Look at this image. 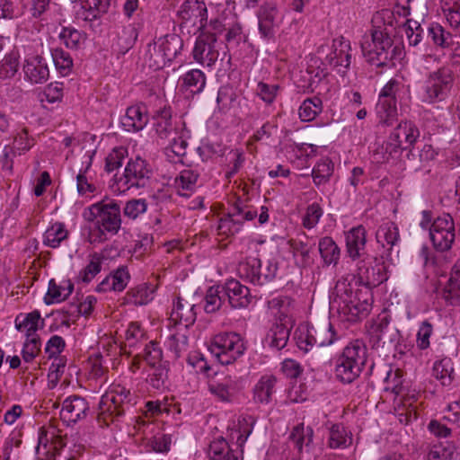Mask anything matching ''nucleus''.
Returning a JSON list of instances; mask_svg holds the SVG:
<instances>
[{
  "label": "nucleus",
  "mask_w": 460,
  "mask_h": 460,
  "mask_svg": "<svg viewBox=\"0 0 460 460\" xmlns=\"http://www.w3.org/2000/svg\"><path fill=\"white\" fill-rule=\"evenodd\" d=\"M83 217L93 224L88 234L91 243H104L116 235L121 228V208L113 199H105L92 204L84 211Z\"/></svg>",
  "instance_id": "1"
},
{
  "label": "nucleus",
  "mask_w": 460,
  "mask_h": 460,
  "mask_svg": "<svg viewBox=\"0 0 460 460\" xmlns=\"http://www.w3.org/2000/svg\"><path fill=\"white\" fill-rule=\"evenodd\" d=\"M368 290L355 288L347 279L339 280L331 299V310L336 311L342 322L355 323L367 315L371 303Z\"/></svg>",
  "instance_id": "2"
},
{
  "label": "nucleus",
  "mask_w": 460,
  "mask_h": 460,
  "mask_svg": "<svg viewBox=\"0 0 460 460\" xmlns=\"http://www.w3.org/2000/svg\"><path fill=\"white\" fill-rule=\"evenodd\" d=\"M360 45L366 61L377 67L394 66V61L402 57V46L394 44L386 29L380 26L373 25Z\"/></svg>",
  "instance_id": "3"
},
{
  "label": "nucleus",
  "mask_w": 460,
  "mask_h": 460,
  "mask_svg": "<svg viewBox=\"0 0 460 460\" xmlns=\"http://www.w3.org/2000/svg\"><path fill=\"white\" fill-rule=\"evenodd\" d=\"M367 362V348L357 340L348 344L335 361L334 374L337 380L351 384L360 375Z\"/></svg>",
  "instance_id": "4"
},
{
  "label": "nucleus",
  "mask_w": 460,
  "mask_h": 460,
  "mask_svg": "<svg viewBox=\"0 0 460 460\" xmlns=\"http://www.w3.org/2000/svg\"><path fill=\"white\" fill-rule=\"evenodd\" d=\"M135 395L120 385H112L110 391L102 397L100 402V415L106 422V418L111 420H119L135 405Z\"/></svg>",
  "instance_id": "5"
},
{
  "label": "nucleus",
  "mask_w": 460,
  "mask_h": 460,
  "mask_svg": "<svg viewBox=\"0 0 460 460\" xmlns=\"http://www.w3.org/2000/svg\"><path fill=\"white\" fill-rule=\"evenodd\" d=\"M453 73L448 67L442 66L428 74L420 93L422 102L435 104L447 99L452 85Z\"/></svg>",
  "instance_id": "6"
},
{
  "label": "nucleus",
  "mask_w": 460,
  "mask_h": 460,
  "mask_svg": "<svg viewBox=\"0 0 460 460\" xmlns=\"http://www.w3.org/2000/svg\"><path fill=\"white\" fill-rule=\"evenodd\" d=\"M208 349L221 365H230L243 355L246 345L239 333L220 332L213 337Z\"/></svg>",
  "instance_id": "7"
},
{
  "label": "nucleus",
  "mask_w": 460,
  "mask_h": 460,
  "mask_svg": "<svg viewBox=\"0 0 460 460\" xmlns=\"http://www.w3.org/2000/svg\"><path fill=\"white\" fill-rule=\"evenodd\" d=\"M278 270L279 264L275 260L261 261L256 257H247L237 268L239 277L254 286H264L271 282Z\"/></svg>",
  "instance_id": "8"
},
{
  "label": "nucleus",
  "mask_w": 460,
  "mask_h": 460,
  "mask_svg": "<svg viewBox=\"0 0 460 460\" xmlns=\"http://www.w3.org/2000/svg\"><path fill=\"white\" fill-rule=\"evenodd\" d=\"M153 176L150 164L139 156L130 159L124 170L123 175L115 177V191L124 192L131 188L146 187Z\"/></svg>",
  "instance_id": "9"
},
{
  "label": "nucleus",
  "mask_w": 460,
  "mask_h": 460,
  "mask_svg": "<svg viewBox=\"0 0 460 460\" xmlns=\"http://www.w3.org/2000/svg\"><path fill=\"white\" fill-rule=\"evenodd\" d=\"M429 238L438 252H443L452 248L456 239V227L451 215L444 213L433 220L429 227Z\"/></svg>",
  "instance_id": "10"
},
{
  "label": "nucleus",
  "mask_w": 460,
  "mask_h": 460,
  "mask_svg": "<svg viewBox=\"0 0 460 460\" xmlns=\"http://www.w3.org/2000/svg\"><path fill=\"white\" fill-rule=\"evenodd\" d=\"M258 29L262 39L270 40L275 38L276 30L281 22L276 3L264 2L256 13Z\"/></svg>",
  "instance_id": "11"
},
{
  "label": "nucleus",
  "mask_w": 460,
  "mask_h": 460,
  "mask_svg": "<svg viewBox=\"0 0 460 460\" xmlns=\"http://www.w3.org/2000/svg\"><path fill=\"white\" fill-rule=\"evenodd\" d=\"M215 33H201L196 40L193 49L194 59L207 66H212L217 60L219 52Z\"/></svg>",
  "instance_id": "12"
},
{
  "label": "nucleus",
  "mask_w": 460,
  "mask_h": 460,
  "mask_svg": "<svg viewBox=\"0 0 460 460\" xmlns=\"http://www.w3.org/2000/svg\"><path fill=\"white\" fill-rule=\"evenodd\" d=\"M358 260L356 276L360 285L367 288L376 287L385 279L384 267L373 266L376 257L367 255Z\"/></svg>",
  "instance_id": "13"
},
{
  "label": "nucleus",
  "mask_w": 460,
  "mask_h": 460,
  "mask_svg": "<svg viewBox=\"0 0 460 460\" xmlns=\"http://www.w3.org/2000/svg\"><path fill=\"white\" fill-rule=\"evenodd\" d=\"M419 137L420 130L413 122L402 120L394 128L388 140L399 152L411 149Z\"/></svg>",
  "instance_id": "14"
},
{
  "label": "nucleus",
  "mask_w": 460,
  "mask_h": 460,
  "mask_svg": "<svg viewBox=\"0 0 460 460\" xmlns=\"http://www.w3.org/2000/svg\"><path fill=\"white\" fill-rule=\"evenodd\" d=\"M351 48L349 40L343 37L332 40V51L326 57V62L338 73L345 74L350 66Z\"/></svg>",
  "instance_id": "15"
},
{
  "label": "nucleus",
  "mask_w": 460,
  "mask_h": 460,
  "mask_svg": "<svg viewBox=\"0 0 460 460\" xmlns=\"http://www.w3.org/2000/svg\"><path fill=\"white\" fill-rule=\"evenodd\" d=\"M373 338H376L377 343L396 345L399 343L401 333L399 330L391 324V317L388 314H382L371 326L370 330Z\"/></svg>",
  "instance_id": "16"
},
{
  "label": "nucleus",
  "mask_w": 460,
  "mask_h": 460,
  "mask_svg": "<svg viewBox=\"0 0 460 460\" xmlns=\"http://www.w3.org/2000/svg\"><path fill=\"white\" fill-rule=\"evenodd\" d=\"M88 411L89 404L84 398L71 395L63 401L60 418L67 425L75 424L86 417Z\"/></svg>",
  "instance_id": "17"
},
{
  "label": "nucleus",
  "mask_w": 460,
  "mask_h": 460,
  "mask_svg": "<svg viewBox=\"0 0 460 460\" xmlns=\"http://www.w3.org/2000/svg\"><path fill=\"white\" fill-rule=\"evenodd\" d=\"M224 294L232 308L239 309L249 305L252 301L250 289L236 279L227 280L224 286Z\"/></svg>",
  "instance_id": "18"
},
{
  "label": "nucleus",
  "mask_w": 460,
  "mask_h": 460,
  "mask_svg": "<svg viewBox=\"0 0 460 460\" xmlns=\"http://www.w3.org/2000/svg\"><path fill=\"white\" fill-rule=\"evenodd\" d=\"M23 71L31 84H44L49 80V70L45 58L36 55L25 59Z\"/></svg>",
  "instance_id": "19"
},
{
  "label": "nucleus",
  "mask_w": 460,
  "mask_h": 460,
  "mask_svg": "<svg viewBox=\"0 0 460 460\" xmlns=\"http://www.w3.org/2000/svg\"><path fill=\"white\" fill-rule=\"evenodd\" d=\"M366 229L362 226L351 228L346 234V249L353 261L368 255L366 252Z\"/></svg>",
  "instance_id": "20"
},
{
  "label": "nucleus",
  "mask_w": 460,
  "mask_h": 460,
  "mask_svg": "<svg viewBox=\"0 0 460 460\" xmlns=\"http://www.w3.org/2000/svg\"><path fill=\"white\" fill-rule=\"evenodd\" d=\"M147 122L146 109L140 105L128 107L120 120L121 127L128 132L140 131L146 126Z\"/></svg>",
  "instance_id": "21"
},
{
  "label": "nucleus",
  "mask_w": 460,
  "mask_h": 460,
  "mask_svg": "<svg viewBox=\"0 0 460 460\" xmlns=\"http://www.w3.org/2000/svg\"><path fill=\"white\" fill-rule=\"evenodd\" d=\"M242 455V448L234 449L223 437L211 441L208 449V456L210 460H240Z\"/></svg>",
  "instance_id": "22"
},
{
  "label": "nucleus",
  "mask_w": 460,
  "mask_h": 460,
  "mask_svg": "<svg viewBox=\"0 0 460 460\" xmlns=\"http://www.w3.org/2000/svg\"><path fill=\"white\" fill-rule=\"evenodd\" d=\"M208 391L218 401L232 402L238 393V388L236 382L230 376H226L221 381L209 382Z\"/></svg>",
  "instance_id": "23"
},
{
  "label": "nucleus",
  "mask_w": 460,
  "mask_h": 460,
  "mask_svg": "<svg viewBox=\"0 0 460 460\" xmlns=\"http://www.w3.org/2000/svg\"><path fill=\"white\" fill-rule=\"evenodd\" d=\"M179 15L182 20H193V24L199 22L203 26L208 19V10L203 0H186L179 10Z\"/></svg>",
  "instance_id": "24"
},
{
  "label": "nucleus",
  "mask_w": 460,
  "mask_h": 460,
  "mask_svg": "<svg viewBox=\"0 0 460 460\" xmlns=\"http://www.w3.org/2000/svg\"><path fill=\"white\" fill-rule=\"evenodd\" d=\"M155 129L156 134L164 139L169 138L172 135H177V127L172 120L171 107L164 106L156 111L154 116Z\"/></svg>",
  "instance_id": "25"
},
{
  "label": "nucleus",
  "mask_w": 460,
  "mask_h": 460,
  "mask_svg": "<svg viewBox=\"0 0 460 460\" xmlns=\"http://www.w3.org/2000/svg\"><path fill=\"white\" fill-rule=\"evenodd\" d=\"M376 237L377 243H379L383 248L387 246L385 256L386 258L390 257L392 259L393 249L400 238L399 229L396 224L394 222L384 223L377 229Z\"/></svg>",
  "instance_id": "26"
},
{
  "label": "nucleus",
  "mask_w": 460,
  "mask_h": 460,
  "mask_svg": "<svg viewBox=\"0 0 460 460\" xmlns=\"http://www.w3.org/2000/svg\"><path fill=\"white\" fill-rule=\"evenodd\" d=\"M194 309L195 305L188 303L178 296L177 300L173 303L170 319L176 323H184V328L186 329L196 321Z\"/></svg>",
  "instance_id": "27"
},
{
  "label": "nucleus",
  "mask_w": 460,
  "mask_h": 460,
  "mask_svg": "<svg viewBox=\"0 0 460 460\" xmlns=\"http://www.w3.org/2000/svg\"><path fill=\"white\" fill-rule=\"evenodd\" d=\"M181 90L191 94L200 93L206 85V75L199 69H191L179 79Z\"/></svg>",
  "instance_id": "28"
},
{
  "label": "nucleus",
  "mask_w": 460,
  "mask_h": 460,
  "mask_svg": "<svg viewBox=\"0 0 460 460\" xmlns=\"http://www.w3.org/2000/svg\"><path fill=\"white\" fill-rule=\"evenodd\" d=\"M40 322L43 323L40 314L34 310L29 314H19L14 320L15 328L19 332H24L26 337L37 336V331L40 328Z\"/></svg>",
  "instance_id": "29"
},
{
  "label": "nucleus",
  "mask_w": 460,
  "mask_h": 460,
  "mask_svg": "<svg viewBox=\"0 0 460 460\" xmlns=\"http://www.w3.org/2000/svg\"><path fill=\"white\" fill-rule=\"evenodd\" d=\"M277 378L272 375L262 376L253 388V400L260 403H269L275 393Z\"/></svg>",
  "instance_id": "30"
},
{
  "label": "nucleus",
  "mask_w": 460,
  "mask_h": 460,
  "mask_svg": "<svg viewBox=\"0 0 460 460\" xmlns=\"http://www.w3.org/2000/svg\"><path fill=\"white\" fill-rule=\"evenodd\" d=\"M290 334V327L286 323L276 322L269 330L266 335V341L270 347L277 350L282 349L288 343Z\"/></svg>",
  "instance_id": "31"
},
{
  "label": "nucleus",
  "mask_w": 460,
  "mask_h": 460,
  "mask_svg": "<svg viewBox=\"0 0 460 460\" xmlns=\"http://www.w3.org/2000/svg\"><path fill=\"white\" fill-rule=\"evenodd\" d=\"M312 333L314 334V342L316 343V347L334 344L341 338L330 322L313 325Z\"/></svg>",
  "instance_id": "32"
},
{
  "label": "nucleus",
  "mask_w": 460,
  "mask_h": 460,
  "mask_svg": "<svg viewBox=\"0 0 460 460\" xmlns=\"http://www.w3.org/2000/svg\"><path fill=\"white\" fill-rule=\"evenodd\" d=\"M161 48L157 38L146 46L144 54V61L146 65L153 70L162 69L167 65Z\"/></svg>",
  "instance_id": "33"
},
{
  "label": "nucleus",
  "mask_w": 460,
  "mask_h": 460,
  "mask_svg": "<svg viewBox=\"0 0 460 460\" xmlns=\"http://www.w3.org/2000/svg\"><path fill=\"white\" fill-rule=\"evenodd\" d=\"M318 249L324 265L335 266L338 264L341 250L332 237L325 236L321 238L319 241Z\"/></svg>",
  "instance_id": "34"
},
{
  "label": "nucleus",
  "mask_w": 460,
  "mask_h": 460,
  "mask_svg": "<svg viewBox=\"0 0 460 460\" xmlns=\"http://www.w3.org/2000/svg\"><path fill=\"white\" fill-rule=\"evenodd\" d=\"M154 289L146 283L130 288L124 297L126 304L144 305L153 299Z\"/></svg>",
  "instance_id": "35"
},
{
  "label": "nucleus",
  "mask_w": 460,
  "mask_h": 460,
  "mask_svg": "<svg viewBox=\"0 0 460 460\" xmlns=\"http://www.w3.org/2000/svg\"><path fill=\"white\" fill-rule=\"evenodd\" d=\"M157 39L167 64L171 63L181 50L182 40L177 34H167Z\"/></svg>",
  "instance_id": "36"
},
{
  "label": "nucleus",
  "mask_w": 460,
  "mask_h": 460,
  "mask_svg": "<svg viewBox=\"0 0 460 460\" xmlns=\"http://www.w3.org/2000/svg\"><path fill=\"white\" fill-rule=\"evenodd\" d=\"M352 444V434L342 424H334L330 429L328 445L331 448H346Z\"/></svg>",
  "instance_id": "37"
},
{
  "label": "nucleus",
  "mask_w": 460,
  "mask_h": 460,
  "mask_svg": "<svg viewBox=\"0 0 460 460\" xmlns=\"http://www.w3.org/2000/svg\"><path fill=\"white\" fill-rule=\"evenodd\" d=\"M291 248L298 266L306 268L314 264V260L312 255L314 244H309L300 240H293L291 242Z\"/></svg>",
  "instance_id": "38"
},
{
  "label": "nucleus",
  "mask_w": 460,
  "mask_h": 460,
  "mask_svg": "<svg viewBox=\"0 0 460 460\" xmlns=\"http://www.w3.org/2000/svg\"><path fill=\"white\" fill-rule=\"evenodd\" d=\"M376 114L378 123L383 127H391L397 122V108L396 102H389L386 101H378L376 104Z\"/></svg>",
  "instance_id": "39"
},
{
  "label": "nucleus",
  "mask_w": 460,
  "mask_h": 460,
  "mask_svg": "<svg viewBox=\"0 0 460 460\" xmlns=\"http://www.w3.org/2000/svg\"><path fill=\"white\" fill-rule=\"evenodd\" d=\"M68 236L65 224L56 222L52 224L44 233L43 243L51 248H57L60 245L61 242L66 240Z\"/></svg>",
  "instance_id": "40"
},
{
  "label": "nucleus",
  "mask_w": 460,
  "mask_h": 460,
  "mask_svg": "<svg viewBox=\"0 0 460 460\" xmlns=\"http://www.w3.org/2000/svg\"><path fill=\"white\" fill-rule=\"evenodd\" d=\"M314 438V430L310 426L305 427L304 423L295 426L289 435V439L294 443L299 452L303 447H308Z\"/></svg>",
  "instance_id": "41"
},
{
  "label": "nucleus",
  "mask_w": 460,
  "mask_h": 460,
  "mask_svg": "<svg viewBox=\"0 0 460 460\" xmlns=\"http://www.w3.org/2000/svg\"><path fill=\"white\" fill-rule=\"evenodd\" d=\"M204 310L208 314L216 313L220 309L226 300L222 286L210 287L205 296Z\"/></svg>",
  "instance_id": "42"
},
{
  "label": "nucleus",
  "mask_w": 460,
  "mask_h": 460,
  "mask_svg": "<svg viewBox=\"0 0 460 460\" xmlns=\"http://www.w3.org/2000/svg\"><path fill=\"white\" fill-rule=\"evenodd\" d=\"M456 447L453 442L446 441L429 447L427 460H452Z\"/></svg>",
  "instance_id": "43"
},
{
  "label": "nucleus",
  "mask_w": 460,
  "mask_h": 460,
  "mask_svg": "<svg viewBox=\"0 0 460 460\" xmlns=\"http://www.w3.org/2000/svg\"><path fill=\"white\" fill-rule=\"evenodd\" d=\"M429 35L433 42L442 49H450L456 45V37L447 31L441 25L436 23L429 28Z\"/></svg>",
  "instance_id": "44"
},
{
  "label": "nucleus",
  "mask_w": 460,
  "mask_h": 460,
  "mask_svg": "<svg viewBox=\"0 0 460 460\" xmlns=\"http://www.w3.org/2000/svg\"><path fill=\"white\" fill-rule=\"evenodd\" d=\"M323 111V102L318 97L305 99L299 108V118L305 122L313 121Z\"/></svg>",
  "instance_id": "45"
},
{
  "label": "nucleus",
  "mask_w": 460,
  "mask_h": 460,
  "mask_svg": "<svg viewBox=\"0 0 460 460\" xmlns=\"http://www.w3.org/2000/svg\"><path fill=\"white\" fill-rule=\"evenodd\" d=\"M198 177V173L192 170H183L181 172L174 181L178 194L188 197L189 194L186 191H191L194 189Z\"/></svg>",
  "instance_id": "46"
},
{
  "label": "nucleus",
  "mask_w": 460,
  "mask_h": 460,
  "mask_svg": "<svg viewBox=\"0 0 460 460\" xmlns=\"http://www.w3.org/2000/svg\"><path fill=\"white\" fill-rule=\"evenodd\" d=\"M333 163L329 159L319 161L312 171L314 183L320 186L327 183L333 173Z\"/></svg>",
  "instance_id": "47"
},
{
  "label": "nucleus",
  "mask_w": 460,
  "mask_h": 460,
  "mask_svg": "<svg viewBox=\"0 0 460 460\" xmlns=\"http://www.w3.org/2000/svg\"><path fill=\"white\" fill-rule=\"evenodd\" d=\"M59 38L71 49H79L86 40V34L73 27H64Z\"/></svg>",
  "instance_id": "48"
},
{
  "label": "nucleus",
  "mask_w": 460,
  "mask_h": 460,
  "mask_svg": "<svg viewBox=\"0 0 460 460\" xmlns=\"http://www.w3.org/2000/svg\"><path fill=\"white\" fill-rule=\"evenodd\" d=\"M440 5L449 25L456 29L460 26V0H440Z\"/></svg>",
  "instance_id": "49"
},
{
  "label": "nucleus",
  "mask_w": 460,
  "mask_h": 460,
  "mask_svg": "<svg viewBox=\"0 0 460 460\" xmlns=\"http://www.w3.org/2000/svg\"><path fill=\"white\" fill-rule=\"evenodd\" d=\"M453 371V363L449 358H444L434 363L433 376L439 380L443 385L451 384Z\"/></svg>",
  "instance_id": "50"
},
{
  "label": "nucleus",
  "mask_w": 460,
  "mask_h": 460,
  "mask_svg": "<svg viewBox=\"0 0 460 460\" xmlns=\"http://www.w3.org/2000/svg\"><path fill=\"white\" fill-rule=\"evenodd\" d=\"M51 57L57 70L62 75H67L73 67V59L69 53L60 48L50 50Z\"/></svg>",
  "instance_id": "51"
},
{
  "label": "nucleus",
  "mask_w": 460,
  "mask_h": 460,
  "mask_svg": "<svg viewBox=\"0 0 460 460\" xmlns=\"http://www.w3.org/2000/svg\"><path fill=\"white\" fill-rule=\"evenodd\" d=\"M20 55L11 51L0 61V79L12 78L18 71Z\"/></svg>",
  "instance_id": "52"
},
{
  "label": "nucleus",
  "mask_w": 460,
  "mask_h": 460,
  "mask_svg": "<svg viewBox=\"0 0 460 460\" xmlns=\"http://www.w3.org/2000/svg\"><path fill=\"white\" fill-rule=\"evenodd\" d=\"M102 263V258L99 253L92 254L87 266L80 271L79 279L84 283H89L101 271Z\"/></svg>",
  "instance_id": "53"
},
{
  "label": "nucleus",
  "mask_w": 460,
  "mask_h": 460,
  "mask_svg": "<svg viewBox=\"0 0 460 460\" xmlns=\"http://www.w3.org/2000/svg\"><path fill=\"white\" fill-rule=\"evenodd\" d=\"M167 346L169 349L174 353L175 358H180L183 351L188 348V337L184 332L181 330L170 334Z\"/></svg>",
  "instance_id": "54"
},
{
  "label": "nucleus",
  "mask_w": 460,
  "mask_h": 460,
  "mask_svg": "<svg viewBox=\"0 0 460 460\" xmlns=\"http://www.w3.org/2000/svg\"><path fill=\"white\" fill-rule=\"evenodd\" d=\"M110 0H84L83 8L87 9L85 20H93L101 14L107 13Z\"/></svg>",
  "instance_id": "55"
},
{
  "label": "nucleus",
  "mask_w": 460,
  "mask_h": 460,
  "mask_svg": "<svg viewBox=\"0 0 460 460\" xmlns=\"http://www.w3.org/2000/svg\"><path fill=\"white\" fill-rule=\"evenodd\" d=\"M147 209V203L145 199H132L126 202L123 208L125 217L135 220Z\"/></svg>",
  "instance_id": "56"
},
{
  "label": "nucleus",
  "mask_w": 460,
  "mask_h": 460,
  "mask_svg": "<svg viewBox=\"0 0 460 460\" xmlns=\"http://www.w3.org/2000/svg\"><path fill=\"white\" fill-rule=\"evenodd\" d=\"M279 91L280 86L279 84H270L264 82H259L256 87V94L267 105H270L275 102Z\"/></svg>",
  "instance_id": "57"
},
{
  "label": "nucleus",
  "mask_w": 460,
  "mask_h": 460,
  "mask_svg": "<svg viewBox=\"0 0 460 460\" xmlns=\"http://www.w3.org/2000/svg\"><path fill=\"white\" fill-rule=\"evenodd\" d=\"M312 332L313 325H306L298 328V332L296 333V344L297 347L305 352H308L313 349V347L316 346V343L314 342V334H313Z\"/></svg>",
  "instance_id": "58"
},
{
  "label": "nucleus",
  "mask_w": 460,
  "mask_h": 460,
  "mask_svg": "<svg viewBox=\"0 0 460 460\" xmlns=\"http://www.w3.org/2000/svg\"><path fill=\"white\" fill-rule=\"evenodd\" d=\"M226 31L225 40L227 48H236L241 42L246 41V35L240 23L235 22Z\"/></svg>",
  "instance_id": "59"
},
{
  "label": "nucleus",
  "mask_w": 460,
  "mask_h": 460,
  "mask_svg": "<svg viewBox=\"0 0 460 460\" xmlns=\"http://www.w3.org/2000/svg\"><path fill=\"white\" fill-rule=\"evenodd\" d=\"M143 358L146 363L153 367H158L162 364L163 351L161 347L155 341H150L145 346Z\"/></svg>",
  "instance_id": "60"
},
{
  "label": "nucleus",
  "mask_w": 460,
  "mask_h": 460,
  "mask_svg": "<svg viewBox=\"0 0 460 460\" xmlns=\"http://www.w3.org/2000/svg\"><path fill=\"white\" fill-rule=\"evenodd\" d=\"M236 100V93L233 87L223 85L219 88L217 97L218 108L222 111L229 110Z\"/></svg>",
  "instance_id": "61"
},
{
  "label": "nucleus",
  "mask_w": 460,
  "mask_h": 460,
  "mask_svg": "<svg viewBox=\"0 0 460 460\" xmlns=\"http://www.w3.org/2000/svg\"><path fill=\"white\" fill-rule=\"evenodd\" d=\"M410 46H417L422 40L423 29L417 21L408 19L402 24Z\"/></svg>",
  "instance_id": "62"
},
{
  "label": "nucleus",
  "mask_w": 460,
  "mask_h": 460,
  "mask_svg": "<svg viewBox=\"0 0 460 460\" xmlns=\"http://www.w3.org/2000/svg\"><path fill=\"white\" fill-rule=\"evenodd\" d=\"M40 351V339L39 335L32 337H26V341L24 342L22 348V358L25 362H31Z\"/></svg>",
  "instance_id": "63"
},
{
  "label": "nucleus",
  "mask_w": 460,
  "mask_h": 460,
  "mask_svg": "<svg viewBox=\"0 0 460 460\" xmlns=\"http://www.w3.org/2000/svg\"><path fill=\"white\" fill-rule=\"evenodd\" d=\"M168 379V369L165 365H159L155 367L154 373L149 376L147 382L149 385L156 389L162 390L166 387V383Z\"/></svg>",
  "instance_id": "64"
}]
</instances>
